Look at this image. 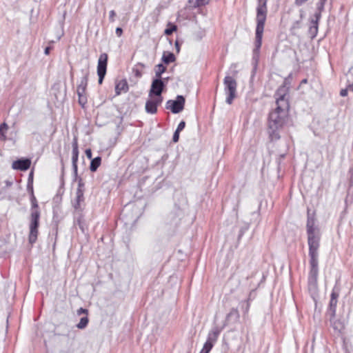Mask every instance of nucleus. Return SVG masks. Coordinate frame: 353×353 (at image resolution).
Here are the masks:
<instances>
[{
	"mask_svg": "<svg viewBox=\"0 0 353 353\" xmlns=\"http://www.w3.org/2000/svg\"><path fill=\"white\" fill-rule=\"evenodd\" d=\"M77 94L79 97V103L82 107H83L87 103V97L85 95V93H77Z\"/></svg>",
	"mask_w": 353,
	"mask_h": 353,
	"instance_id": "obj_31",
	"label": "nucleus"
},
{
	"mask_svg": "<svg viewBox=\"0 0 353 353\" xmlns=\"http://www.w3.org/2000/svg\"><path fill=\"white\" fill-rule=\"evenodd\" d=\"M139 65H140L141 66L143 67V63H139Z\"/></svg>",
	"mask_w": 353,
	"mask_h": 353,
	"instance_id": "obj_53",
	"label": "nucleus"
},
{
	"mask_svg": "<svg viewBox=\"0 0 353 353\" xmlns=\"http://www.w3.org/2000/svg\"><path fill=\"white\" fill-rule=\"evenodd\" d=\"M84 188V183L83 182V180L81 178H79L78 180V188L80 190H83Z\"/></svg>",
	"mask_w": 353,
	"mask_h": 353,
	"instance_id": "obj_40",
	"label": "nucleus"
},
{
	"mask_svg": "<svg viewBox=\"0 0 353 353\" xmlns=\"http://www.w3.org/2000/svg\"><path fill=\"white\" fill-rule=\"evenodd\" d=\"M31 161L28 159H21L14 161L12 163V168L14 170L25 171L29 169Z\"/></svg>",
	"mask_w": 353,
	"mask_h": 353,
	"instance_id": "obj_12",
	"label": "nucleus"
},
{
	"mask_svg": "<svg viewBox=\"0 0 353 353\" xmlns=\"http://www.w3.org/2000/svg\"><path fill=\"white\" fill-rule=\"evenodd\" d=\"M177 29L176 25L171 24L170 28H168L165 30L164 33L166 35H171L174 32H175Z\"/></svg>",
	"mask_w": 353,
	"mask_h": 353,
	"instance_id": "obj_33",
	"label": "nucleus"
},
{
	"mask_svg": "<svg viewBox=\"0 0 353 353\" xmlns=\"http://www.w3.org/2000/svg\"><path fill=\"white\" fill-rule=\"evenodd\" d=\"M108 63V54L103 53L98 60L97 74L99 76V84H101L106 74Z\"/></svg>",
	"mask_w": 353,
	"mask_h": 353,
	"instance_id": "obj_8",
	"label": "nucleus"
},
{
	"mask_svg": "<svg viewBox=\"0 0 353 353\" xmlns=\"http://www.w3.org/2000/svg\"><path fill=\"white\" fill-rule=\"evenodd\" d=\"M212 350V345H210V343H204L203 347L202 350H201L200 353H209L210 350Z\"/></svg>",
	"mask_w": 353,
	"mask_h": 353,
	"instance_id": "obj_34",
	"label": "nucleus"
},
{
	"mask_svg": "<svg viewBox=\"0 0 353 353\" xmlns=\"http://www.w3.org/2000/svg\"><path fill=\"white\" fill-rule=\"evenodd\" d=\"M300 17H301V19L300 20H298V21H296L295 22L293 23L292 26V28L291 29L293 30H296V29H299L301 28V20L303 17V15H304V12L303 10H301L300 11Z\"/></svg>",
	"mask_w": 353,
	"mask_h": 353,
	"instance_id": "obj_29",
	"label": "nucleus"
},
{
	"mask_svg": "<svg viewBox=\"0 0 353 353\" xmlns=\"http://www.w3.org/2000/svg\"><path fill=\"white\" fill-rule=\"evenodd\" d=\"M348 90L347 88L342 89L340 92V95L341 97H346L347 95Z\"/></svg>",
	"mask_w": 353,
	"mask_h": 353,
	"instance_id": "obj_44",
	"label": "nucleus"
},
{
	"mask_svg": "<svg viewBox=\"0 0 353 353\" xmlns=\"http://www.w3.org/2000/svg\"><path fill=\"white\" fill-rule=\"evenodd\" d=\"M242 308L243 310L244 317L248 314L250 310V302L249 300L245 301L242 303Z\"/></svg>",
	"mask_w": 353,
	"mask_h": 353,
	"instance_id": "obj_32",
	"label": "nucleus"
},
{
	"mask_svg": "<svg viewBox=\"0 0 353 353\" xmlns=\"http://www.w3.org/2000/svg\"><path fill=\"white\" fill-rule=\"evenodd\" d=\"M185 122L183 121H181L179 123L176 130H177L179 132H181V131H182L185 128Z\"/></svg>",
	"mask_w": 353,
	"mask_h": 353,
	"instance_id": "obj_37",
	"label": "nucleus"
},
{
	"mask_svg": "<svg viewBox=\"0 0 353 353\" xmlns=\"http://www.w3.org/2000/svg\"><path fill=\"white\" fill-rule=\"evenodd\" d=\"M185 98L182 95H178L175 100H168L166 103V108L170 109L174 114L181 112L184 108Z\"/></svg>",
	"mask_w": 353,
	"mask_h": 353,
	"instance_id": "obj_6",
	"label": "nucleus"
},
{
	"mask_svg": "<svg viewBox=\"0 0 353 353\" xmlns=\"http://www.w3.org/2000/svg\"><path fill=\"white\" fill-rule=\"evenodd\" d=\"M301 83H307V79H303V80L301 81Z\"/></svg>",
	"mask_w": 353,
	"mask_h": 353,
	"instance_id": "obj_51",
	"label": "nucleus"
},
{
	"mask_svg": "<svg viewBox=\"0 0 353 353\" xmlns=\"http://www.w3.org/2000/svg\"><path fill=\"white\" fill-rule=\"evenodd\" d=\"M319 249L309 248L310 265V270L308 277V283L310 285L316 286L317 284V278L319 273Z\"/></svg>",
	"mask_w": 353,
	"mask_h": 353,
	"instance_id": "obj_3",
	"label": "nucleus"
},
{
	"mask_svg": "<svg viewBox=\"0 0 353 353\" xmlns=\"http://www.w3.org/2000/svg\"><path fill=\"white\" fill-rule=\"evenodd\" d=\"M163 101V97H156L148 99L145 103V111L149 114H155L157 112V106Z\"/></svg>",
	"mask_w": 353,
	"mask_h": 353,
	"instance_id": "obj_10",
	"label": "nucleus"
},
{
	"mask_svg": "<svg viewBox=\"0 0 353 353\" xmlns=\"http://www.w3.org/2000/svg\"><path fill=\"white\" fill-rule=\"evenodd\" d=\"M240 314L236 308H232L225 317L224 326L230 323H235L239 321Z\"/></svg>",
	"mask_w": 353,
	"mask_h": 353,
	"instance_id": "obj_14",
	"label": "nucleus"
},
{
	"mask_svg": "<svg viewBox=\"0 0 353 353\" xmlns=\"http://www.w3.org/2000/svg\"><path fill=\"white\" fill-rule=\"evenodd\" d=\"M50 50H51V48H50V47H46V48H45L44 53H45L46 54H47V55H48V54H49Z\"/></svg>",
	"mask_w": 353,
	"mask_h": 353,
	"instance_id": "obj_46",
	"label": "nucleus"
},
{
	"mask_svg": "<svg viewBox=\"0 0 353 353\" xmlns=\"http://www.w3.org/2000/svg\"><path fill=\"white\" fill-rule=\"evenodd\" d=\"M128 90V85L125 80L119 81L115 86V92L117 95L120 94L121 92H126Z\"/></svg>",
	"mask_w": 353,
	"mask_h": 353,
	"instance_id": "obj_20",
	"label": "nucleus"
},
{
	"mask_svg": "<svg viewBox=\"0 0 353 353\" xmlns=\"http://www.w3.org/2000/svg\"><path fill=\"white\" fill-rule=\"evenodd\" d=\"M267 2L268 0H258V3L256 9V26L254 41L255 48L253 50L252 57L253 72H255L257 68L259 59V50L262 44L263 34L268 14Z\"/></svg>",
	"mask_w": 353,
	"mask_h": 353,
	"instance_id": "obj_2",
	"label": "nucleus"
},
{
	"mask_svg": "<svg viewBox=\"0 0 353 353\" xmlns=\"http://www.w3.org/2000/svg\"><path fill=\"white\" fill-rule=\"evenodd\" d=\"M209 1L210 0H190L189 3L193 8H198L208 4Z\"/></svg>",
	"mask_w": 353,
	"mask_h": 353,
	"instance_id": "obj_25",
	"label": "nucleus"
},
{
	"mask_svg": "<svg viewBox=\"0 0 353 353\" xmlns=\"http://www.w3.org/2000/svg\"><path fill=\"white\" fill-rule=\"evenodd\" d=\"M166 68L162 63H159L157 65V69L155 70V76L156 79H162L161 75L165 71Z\"/></svg>",
	"mask_w": 353,
	"mask_h": 353,
	"instance_id": "obj_26",
	"label": "nucleus"
},
{
	"mask_svg": "<svg viewBox=\"0 0 353 353\" xmlns=\"http://www.w3.org/2000/svg\"><path fill=\"white\" fill-rule=\"evenodd\" d=\"M221 333V330L217 327L212 328V330L208 333L207 341L205 343H210L212 345V347L214 345V343L216 341L219 335Z\"/></svg>",
	"mask_w": 353,
	"mask_h": 353,
	"instance_id": "obj_17",
	"label": "nucleus"
},
{
	"mask_svg": "<svg viewBox=\"0 0 353 353\" xmlns=\"http://www.w3.org/2000/svg\"><path fill=\"white\" fill-rule=\"evenodd\" d=\"M329 320H330L331 326L336 332L340 333L342 332V330H344L345 324L342 321L336 319L335 317L332 318L330 316H329Z\"/></svg>",
	"mask_w": 353,
	"mask_h": 353,
	"instance_id": "obj_18",
	"label": "nucleus"
},
{
	"mask_svg": "<svg viewBox=\"0 0 353 353\" xmlns=\"http://www.w3.org/2000/svg\"><path fill=\"white\" fill-rule=\"evenodd\" d=\"M326 1L319 0V1L316 3V12L315 13L320 14V18L321 17V12L324 10V7Z\"/></svg>",
	"mask_w": 353,
	"mask_h": 353,
	"instance_id": "obj_28",
	"label": "nucleus"
},
{
	"mask_svg": "<svg viewBox=\"0 0 353 353\" xmlns=\"http://www.w3.org/2000/svg\"><path fill=\"white\" fill-rule=\"evenodd\" d=\"M338 297L339 292H337L334 288L331 294L329 306L326 312L327 316L332 318L336 317V309L338 302Z\"/></svg>",
	"mask_w": 353,
	"mask_h": 353,
	"instance_id": "obj_9",
	"label": "nucleus"
},
{
	"mask_svg": "<svg viewBox=\"0 0 353 353\" xmlns=\"http://www.w3.org/2000/svg\"><path fill=\"white\" fill-rule=\"evenodd\" d=\"M79 157V149L77 141L74 139L72 143V168L74 170V174L76 177H77V161Z\"/></svg>",
	"mask_w": 353,
	"mask_h": 353,
	"instance_id": "obj_13",
	"label": "nucleus"
},
{
	"mask_svg": "<svg viewBox=\"0 0 353 353\" xmlns=\"http://www.w3.org/2000/svg\"><path fill=\"white\" fill-rule=\"evenodd\" d=\"M168 78H165V79H164V80H163V81H164V82L165 83V82H167V81H168Z\"/></svg>",
	"mask_w": 353,
	"mask_h": 353,
	"instance_id": "obj_52",
	"label": "nucleus"
},
{
	"mask_svg": "<svg viewBox=\"0 0 353 353\" xmlns=\"http://www.w3.org/2000/svg\"><path fill=\"white\" fill-rule=\"evenodd\" d=\"M83 77L81 79V83L77 87V93H85V89L88 85V76H89V70L86 68L85 70H82Z\"/></svg>",
	"mask_w": 353,
	"mask_h": 353,
	"instance_id": "obj_15",
	"label": "nucleus"
},
{
	"mask_svg": "<svg viewBox=\"0 0 353 353\" xmlns=\"http://www.w3.org/2000/svg\"><path fill=\"white\" fill-rule=\"evenodd\" d=\"M31 194H32V196H31V203H32L31 211L32 210H35L36 209L39 210L38 209L39 205H38V203H37V201L35 196H34L33 189L32 188L31 189Z\"/></svg>",
	"mask_w": 353,
	"mask_h": 353,
	"instance_id": "obj_30",
	"label": "nucleus"
},
{
	"mask_svg": "<svg viewBox=\"0 0 353 353\" xmlns=\"http://www.w3.org/2000/svg\"><path fill=\"white\" fill-rule=\"evenodd\" d=\"M6 187L9 188L12 185V182L10 181H6Z\"/></svg>",
	"mask_w": 353,
	"mask_h": 353,
	"instance_id": "obj_48",
	"label": "nucleus"
},
{
	"mask_svg": "<svg viewBox=\"0 0 353 353\" xmlns=\"http://www.w3.org/2000/svg\"><path fill=\"white\" fill-rule=\"evenodd\" d=\"M166 83L162 79H153L151 88L149 91V97H152L155 96L156 97H161V93L163 91L165 87Z\"/></svg>",
	"mask_w": 353,
	"mask_h": 353,
	"instance_id": "obj_7",
	"label": "nucleus"
},
{
	"mask_svg": "<svg viewBox=\"0 0 353 353\" xmlns=\"http://www.w3.org/2000/svg\"><path fill=\"white\" fill-rule=\"evenodd\" d=\"M350 181L353 183V166L349 170Z\"/></svg>",
	"mask_w": 353,
	"mask_h": 353,
	"instance_id": "obj_43",
	"label": "nucleus"
},
{
	"mask_svg": "<svg viewBox=\"0 0 353 353\" xmlns=\"http://www.w3.org/2000/svg\"><path fill=\"white\" fill-rule=\"evenodd\" d=\"M115 33L117 37H120L123 34V29L120 27H117L115 30Z\"/></svg>",
	"mask_w": 353,
	"mask_h": 353,
	"instance_id": "obj_41",
	"label": "nucleus"
},
{
	"mask_svg": "<svg viewBox=\"0 0 353 353\" xmlns=\"http://www.w3.org/2000/svg\"><path fill=\"white\" fill-rule=\"evenodd\" d=\"M348 91H350V92H353V83L352 84H350L347 87Z\"/></svg>",
	"mask_w": 353,
	"mask_h": 353,
	"instance_id": "obj_47",
	"label": "nucleus"
},
{
	"mask_svg": "<svg viewBox=\"0 0 353 353\" xmlns=\"http://www.w3.org/2000/svg\"><path fill=\"white\" fill-rule=\"evenodd\" d=\"M32 177H33V172H31L29 174V181H30V180H32Z\"/></svg>",
	"mask_w": 353,
	"mask_h": 353,
	"instance_id": "obj_50",
	"label": "nucleus"
},
{
	"mask_svg": "<svg viewBox=\"0 0 353 353\" xmlns=\"http://www.w3.org/2000/svg\"><path fill=\"white\" fill-rule=\"evenodd\" d=\"M40 214L39 210L36 209L35 210H32L29 228H39Z\"/></svg>",
	"mask_w": 353,
	"mask_h": 353,
	"instance_id": "obj_16",
	"label": "nucleus"
},
{
	"mask_svg": "<svg viewBox=\"0 0 353 353\" xmlns=\"http://www.w3.org/2000/svg\"><path fill=\"white\" fill-rule=\"evenodd\" d=\"M223 84L224 91L227 95L225 102L230 105L232 103L233 100L236 97L237 83L233 77L230 76H226L224 78Z\"/></svg>",
	"mask_w": 353,
	"mask_h": 353,
	"instance_id": "obj_5",
	"label": "nucleus"
},
{
	"mask_svg": "<svg viewBox=\"0 0 353 353\" xmlns=\"http://www.w3.org/2000/svg\"><path fill=\"white\" fill-rule=\"evenodd\" d=\"M179 133H180V132H179L177 130H175V132H174V134H173V137H172V141L174 143H176V142L179 141Z\"/></svg>",
	"mask_w": 353,
	"mask_h": 353,
	"instance_id": "obj_35",
	"label": "nucleus"
},
{
	"mask_svg": "<svg viewBox=\"0 0 353 353\" xmlns=\"http://www.w3.org/2000/svg\"><path fill=\"white\" fill-rule=\"evenodd\" d=\"M306 227L309 248H319L321 233L319 228L314 227V220L312 218L308 216Z\"/></svg>",
	"mask_w": 353,
	"mask_h": 353,
	"instance_id": "obj_4",
	"label": "nucleus"
},
{
	"mask_svg": "<svg viewBox=\"0 0 353 353\" xmlns=\"http://www.w3.org/2000/svg\"><path fill=\"white\" fill-rule=\"evenodd\" d=\"M320 14L315 13L314 15V19H312L310 21V25L309 27V34L312 39H314L318 33L319 29V22L320 21Z\"/></svg>",
	"mask_w": 353,
	"mask_h": 353,
	"instance_id": "obj_11",
	"label": "nucleus"
},
{
	"mask_svg": "<svg viewBox=\"0 0 353 353\" xmlns=\"http://www.w3.org/2000/svg\"><path fill=\"white\" fill-rule=\"evenodd\" d=\"M88 310L87 309H84L83 307H80L79 310H77V314L81 315V314H88Z\"/></svg>",
	"mask_w": 353,
	"mask_h": 353,
	"instance_id": "obj_38",
	"label": "nucleus"
},
{
	"mask_svg": "<svg viewBox=\"0 0 353 353\" xmlns=\"http://www.w3.org/2000/svg\"><path fill=\"white\" fill-rule=\"evenodd\" d=\"M175 47H176V49L177 52H179L180 48H179V44L178 41H176L175 42Z\"/></svg>",
	"mask_w": 353,
	"mask_h": 353,
	"instance_id": "obj_49",
	"label": "nucleus"
},
{
	"mask_svg": "<svg viewBox=\"0 0 353 353\" xmlns=\"http://www.w3.org/2000/svg\"><path fill=\"white\" fill-rule=\"evenodd\" d=\"M8 129V125L6 123H3L0 125V141H6V132Z\"/></svg>",
	"mask_w": 353,
	"mask_h": 353,
	"instance_id": "obj_24",
	"label": "nucleus"
},
{
	"mask_svg": "<svg viewBox=\"0 0 353 353\" xmlns=\"http://www.w3.org/2000/svg\"><path fill=\"white\" fill-rule=\"evenodd\" d=\"M88 322L89 319L87 316L82 317L79 323L77 325V327L81 330L84 329L88 325Z\"/></svg>",
	"mask_w": 353,
	"mask_h": 353,
	"instance_id": "obj_27",
	"label": "nucleus"
},
{
	"mask_svg": "<svg viewBox=\"0 0 353 353\" xmlns=\"http://www.w3.org/2000/svg\"><path fill=\"white\" fill-rule=\"evenodd\" d=\"M77 224L79 225L82 232H84V227L81 221V218H79L77 221Z\"/></svg>",
	"mask_w": 353,
	"mask_h": 353,
	"instance_id": "obj_39",
	"label": "nucleus"
},
{
	"mask_svg": "<svg viewBox=\"0 0 353 353\" xmlns=\"http://www.w3.org/2000/svg\"><path fill=\"white\" fill-rule=\"evenodd\" d=\"M83 192L84 190L77 189L76 192V199L74 203V208L77 210L81 207V203L83 201Z\"/></svg>",
	"mask_w": 353,
	"mask_h": 353,
	"instance_id": "obj_19",
	"label": "nucleus"
},
{
	"mask_svg": "<svg viewBox=\"0 0 353 353\" xmlns=\"http://www.w3.org/2000/svg\"><path fill=\"white\" fill-rule=\"evenodd\" d=\"M116 16V12L114 10H110V12H109V21L110 22H114V17Z\"/></svg>",
	"mask_w": 353,
	"mask_h": 353,
	"instance_id": "obj_36",
	"label": "nucleus"
},
{
	"mask_svg": "<svg viewBox=\"0 0 353 353\" xmlns=\"http://www.w3.org/2000/svg\"><path fill=\"white\" fill-rule=\"evenodd\" d=\"M28 241L30 244H33L37 241L39 230L38 228H29Z\"/></svg>",
	"mask_w": 353,
	"mask_h": 353,
	"instance_id": "obj_21",
	"label": "nucleus"
},
{
	"mask_svg": "<svg viewBox=\"0 0 353 353\" xmlns=\"http://www.w3.org/2000/svg\"><path fill=\"white\" fill-rule=\"evenodd\" d=\"M283 90L276 93V108L268 117V134L271 141L280 139L279 131L287 123L290 105L285 94H280Z\"/></svg>",
	"mask_w": 353,
	"mask_h": 353,
	"instance_id": "obj_1",
	"label": "nucleus"
},
{
	"mask_svg": "<svg viewBox=\"0 0 353 353\" xmlns=\"http://www.w3.org/2000/svg\"><path fill=\"white\" fill-rule=\"evenodd\" d=\"M101 163V158L100 157H97L91 160L90 170L92 172H95L100 166Z\"/></svg>",
	"mask_w": 353,
	"mask_h": 353,
	"instance_id": "obj_22",
	"label": "nucleus"
},
{
	"mask_svg": "<svg viewBox=\"0 0 353 353\" xmlns=\"http://www.w3.org/2000/svg\"><path fill=\"white\" fill-rule=\"evenodd\" d=\"M133 72H134L135 76L138 78L141 77L142 75L141 72L137 68H134Z\"/></svg>",
	"mask_w": 353,
	"mask_h": 353,
	"instance_id": "obj_45",
	"label": "nucleus"
},
{
	"mask_svg": "<svg viewBox=\"0 0 353 353\" xmlns=\"http://www.w3.org/2000/svg\"><path fill=\"white\" fill-rule=\"evenodd\" d=\"M86 157L89 159H92V150L90 149H86L85 151Z\"/></svg>",
	"mask_w": 353,
	"mask_h": 353,
	"instance_id": "obj_42",
	"label": "nucleus"
},
{
	"mask_svg": "<svg viewBox=\"0 0 353 353\" xmlns=\"http://www.w3.org/2000/svg\"><path fill=\"white\" fill-rule=\"evenodd\" d=\"M176 58L174 54L172 52H164L162 56V61L165 64H169L170 63H172L175 61Z\"/></svg>",
	"mask_w": 353,
	"mask_h": 353,
	"instance_id": "obj_23",
	"label": "nucleus"
}]
</instances>
